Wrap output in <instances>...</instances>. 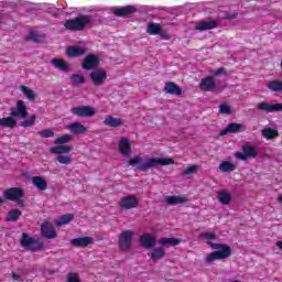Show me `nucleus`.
I'll list each match as a JSON object with an SVG mask.
<instances>
[{
	"instance_id": "f257e3e1",
	"label": "nucleus",
	"mask_w": 282,
	"mask_h": 282,
	"mask_svg": "<svg viewBox=\"0 0 282 282\" xmlns=\"http://www.w3.org/2000/svg\"><path fill=\"white\" fill-rule=\"evenodd\" d=\"M207 246H210V248L216 251L206 254V263H213V261H223L224 259H228L232 256V248L226 243L207 241Z\"/></svg>"
},
{
	"instance_id": "f03ea898",
	"label": "nucleus",
	"mask_w": 282,
	"mask_h": 282,
	"mask_svg": "<svg viewBox=\"0 0 282 282\" xmlns=\"http://www.w3.org/2000/svg\"><path fill=\"white\" fill-rule=\"evenodd\" d=\"M91 21H94L91 15L79 14L74 19L66 20L64 26L69 32H83L87 25H90Z\"/></svg>"
},
{
	"instance_id": "7ed1b4c3",
	"label": "nucleus",
	"mask_w": 282,
	"mask_h": 282,
	"mask_svg": "<svg viewBox=\"0 0 282 282\" xmlns=\"http://www.w3.org/2000/svg\"><path fill=\"white\" fill-rule=\"evenodd\" d=\"M175 164V160L171 158H149L147 162L138 164L135 171H150V169H158V166H169Z\"/></svg>"
},
{
	"instance_id": "20e7f679",
	"label": "nucleus",
	"mask_w": 282,
	"mask_h": 282,
	"mask_svg": "<svg viewBox=\"0 0 282 282\" xmlns=\"http://www.w3.org/2000/svg\"><path fill=\"white\" fill-rule=\"evenodd\" d=\"M20 245L29 252H39L44 248L43 241L30 237L26 232L22 234Z\"/></svg>"
},
{
	"instance_id": "39448f33",
	"label": "nucleus",
	"mask_w": 282,
	"mask_h": 282,
	"mask_svg": "<svg viewBox=\"0 0 282 282\" xmlns=\"http://www.w3.org/2000/svg\"><path fill=\"white\" fill-rule=\"evenodd\" d=\"M70 113L77 118H91L96 116V108L91 106H76L70 108Z\"/></svg>"
},
{
	"instance_id": "423d86ee",
	"label": "nucleus",
	"mask_w": 282,
	"mask_h": 282,
	"mask_svg": "<svg viewBox=\"0 0 282 282\" xmlns=\"http://www.w3.org/2000/svg\"><path fill=\"white\" fill-rule=\"evenodd\" d=\"M133 243V231L131 230H123L119 235V248L123 252H127L131 248Z\"/></svg>"
},
{
	"instance_id": "0eeeda50",
	"label": "nucleus",
	"mask_w": 282,
	"mask_h": 282,
	"mask_svg": "<svg viewBox=\"0 0 282 282\" xmlns=\"http://www.w3.org/2000/svg\"><path fill=\"white\" fill-rule=\"evenodd\" d=\"M10 116L12 118H19L20 120H25L28 118V106L25 105V101L18 100L15 104V108H11Z\"/></svg>"
},
{
	"instance_id": "6e6552de",
	"label": "nucleus",
	"mask_w": 282,
	"mask_h": 282,
	"mask_svg": "<svg viewBox=\"0 0 282 282\" xmlns=\"http://www.w3.org/2000/svg\"><path fill=\"white\" fill-rule=\"evenodd\" d=\"M119 206L123 210H131L132 208H138V206H140V200L138 199V196H135V195L123 196L119 200Z\"/></svg>"
},
{
	"instance_id": "1a4fd4ad",
	"label": "nucleus",
	"mask_w": 282,
	"mask_h": 282,
	"mask_svg": "<svg viewBox=\"0 0 282 282\" xmlns=\"http://www.w3.org/2000/svg\"><path fill=\"white\" fill-rule=\"evenodd\" d=\"M3 197L8 202H14L15 199H23L25 197V191L21 187H10L3 192Z\"/></svg>"
},
{
	"instance_id": "9d476101",
	"label": "nucleus",
	"mask_w": 282,
	"mask_h": 282,
	"mask_svg": "<svg viewBox=\"0 0 282 282\" xmlns=\"http://www.w3.org/2000/svg\"><path fill=\"white\" fill-rule=\"evenodd\" d=\"M89 78L95 87H100L107 80V70L105 68H98L89 74Z\"/></svg>"
},
{
	"instance_id": "9b49d317",
	"label": "nucleus",
	"mask_w": 282,
	"mask_h": 282,
	"mask_svg": "<svg viewBox=\"0 0 282 282\" xmlns=\"http://www.w3.org/2000/svg\"><path fill=\"white\" fill-rule=\"evenodd\" d=\"M41 234L44 239H56V237H58V234H56V228H54V225L50 221L42 223Z\"/></svg>"
},
{
	"instance_id": "f8f14e48",
	"label": "nucleus",
	"mask_w": 282,
	"mask_h": 282,
	"mask_svg": "<svg viewBox=\"0 0 282 282\" xmlns=\"http://www.w3.org/2000/svg\"><path fill=\"white\" fill-rule=\"evenodd\" d=\"M100 65V57L98 55L88 54L83 61L82 67L87 72L98 67Z\"/></svg>"
},
{
	"instance_id": "ddd939ff",
	"label": "nucleus",
	"mask_w": 282,
	"mask_h": 282,
	"mask_svg": "<svg viewBox=\"0 0 282 282\" xmlns=\"http://www.w3.org/2000/svg\"><path fill=\"white\" fill-rule=\"evenodd\" d=\"M135 12H138V8H135V6H126L112 9V14H115V17H120L123 19L131 17V14H135Z\"/></svg>"
},
{
	"instance_id": "4468645a",
	"label": "nucleus",
	"mask_w": 282,
	"mask_h": 282,
	"mask_svg": "<svg viewBox=\"0 0 282 282\" xmlns=\"http://www.w3.org/2000/svg\"><path fill=\"white\" fill-rule=\"evenodd\" d=\"M257 109L259 111H264V113H274L276 111H282V104H268L262 101L258 104Z\"/></svg>"
},
{
	"instance_id": "2eb2a0df",
	"label": "nucleus",
	"mask_w": 282,
	"mask_h": 282,
	"mask_svg": "<svg viewBox=\"0 0 282 282\" xmlns=\"http://www.w3.org/2000/svg\"><path fill=\"white\" fill-rule=\"evenodd\" d=\"M217 84L215 83V77L208 76L200 79L199 89L202 91H215Z\"/></svg>"
},
{
	"instance_id": "dca6fc26",
	"label": "nucleus",
	"mask_w": 282,
	"mask_h": 282,
	"mask_svg": "<svg viewBox=\"0 0 282 282\" xmlns=\"http://www.w3.org/2000/svg\"><path fill=\"white\" fill-rule=\"evenodd\" d=\"M216 28H219V22L217 20L200 21L195 26V30L198 32H206L208 30H216Z\"/></svg>"
},
{
	"instance_id": "f3484780",
	"label": "nucleus",
	"mask_w": 282,
	"mask_h": 282,
	"mask_svg": "<svg viewBox=\"0 0 282 282\" xmlns=\"http://www.w3.org/2000/svg\"><path fill=\"white\" fill-rule=\"evenodd\" d=\"M70 243L74 248H87V246H91V243H94V238L89 236L74 238L70 239Z\"/></svg>"
},
{
	"instance_id": "a211bd4d",
	"label": "nucleus",
	"mask_w": 282,
	"mask_h": 282,
	"mask_svg": "<svg viewBox=\"0 0 282 282\" xmlns=\"http://www.w3.org/2000/svg\"><path fill=\"white\" fill-rule=\"evenodd\" d=\"M217 199L224 206H228V204H230V202H232V194H230V191H228L226 188L220 189L217 193Z\"/></svg>"
},
{
	"instance_id": "6ab92c4d",
	"label": "nucleus",
	"mask_w": 282,
	"mask_h": 282,
	"mask_svg": "<svg viewBox=\"0 0 282 282\" xmlns=\"http://www.w3.org/2000/svg\"><path fill=\"white\" fill-rule=\"evenodd\" d=\"M72 151H74V147L67 144H59L50 149V153L55 155H65V153H72Z\"/></svg>"
},
{
	"instance_id": "aec40b11",
	"label": "nucleus",
	"mask_w": 282,
	"mask_h": 282,
	"mask_svg": "<svg viewBox=\"0 0 282 282\" xmlns=\"http://www.w3.org/2000/svg\"><path fill=\"white\" fill-rule=\"evenodd\" d=\"M119 152L123 158H129V155H131V144L129 143V139L121 138L119 141Z\"/></svg>"
},
{
	"instance_id": "412c9836",
	"label": "nucleus",
	"mask_w": 282,
	"mask_h": 282,
	"mask_svg": "<svg viewBox=\"0 0 282 282\" xmlns=\"http://www.w3.org/2000/svg\"><path fill=\"white\" fill-rule=\"evenodd\" d=\"M164 89L166 94H170L171 96H182V88L173 82L165 83Z\"/></svg>"
},
{
	"instance_id": "4be33fe9",
	"label": "nucleus",
	"mask_w": 282,
	"mask_h": 282,
	"mask_svg": "<svg viewBox=\"0 0 282 282\" xmlns=\"http://www.w3.org/2000/svg\"><path fill=\"white\" fill-rule=\"evenodd\" d=\"M241 127H243L241 123L231 122L226 127V129L219 132V135L224 137L228 135V133H239V131H241Z\"/></svg>"
},
{
	"instance_id": "5701e85b",
	"label": "nucleus",
	"mask_w": 282,
	"mask_h": 282,
	"mask_svg": "<svg viewBox=\"0 0 282 282\" xmlns=\"http://www.w3.org/2000/svg\"><path fill=\"white\" fill-rule=\"evenodd\" d=\"M85 54V48L80 46H69L66 50V55L68 58H76L78 56H84Z\"/></svg>"
},
{
	"instance_id": "b1692460",
	"label": "nucleus",
	"mask_w": 282,
	"mask_h": 282,
	"mask_svg": "<svg viewBox=\"0 0 282 282\" xmlns=\"http://www.w3.org/2000/svg\"><path fill=\"white\" fill-rule=\"evenodd\" d=\"M140 243L145 248V250H150V248H153L155 246V237L151 235H143L140 237Z\"/></svg>"
},
{
	"instance_id": "393cba45",
	"label": "nucleus",
	"mask_w": 282,
	"mask_h": 282,
	"mask_svg": "<svg viewBox=\"0 0 282 282\" xmlns=\"http://www.w3.org/2000/svg\"><path fill=\"white\" fill-rule=\"evenodd\" d=\"M188 202V196L183 195V196H169L166 198V204L169 206H177L180 204H186Z\"/></svg>"
},
{
	"instance_id": "a878e982",
	"label": "nucleus",
	"mask_w": 282,
	"mask_h": 282,
	"mask_svg": "<svg viewBox=\"0 0 282 282\" xmlns=\"http://www.w3.org/2000/svg\"><path fill=\"white\" fill-rule=\"evenodd\" d=\"M22 215H23V212H21L20 209L13 208L7 213L4 220L17 223V221H19V219H21Z\"/></svg>"
},
{
	"instance_id": "bb28decb",
	"label": "nucleus",
	"mask_w": 282,
	"mask_h": 282,
	"mask_svg": "<svg viewBox=\"0 0 282 282\" xmlns=\"http://www.w3.org/2000/svg\"><path fill=\"white\" fill-rule=\"evenodd\" d=\"M51 65H54L59 72H69V65L63 58H53L51 59Z\"/></svg>"
},
{
	"instance_id": "cd10ccee",
	"label": "nucleus",
	"mask_w": 282,
	"mask_h": 282,
	"mask_svg": "<svg viewBox=\"0 0 282 282\" xmlns=\"http://www.w3.org/2000/svg\"><path fill=\"white\" fill-rule=\"evenodd\" d=\"M164 254H166V250H164V247H158L154 248L152 252L148 256L152 261H160L161 259H164Z\"/></svg>"
},
{
	"instance_id": "c85d7f7f",
	"label": "nucleus",
	"mask_w": 282,
	"mask_h": 282,
	"mask_svg": "<svg viewBox=\"0 0 282 282\" xmlns=\"http://www.w3.org/2000/svg\"><path fill=\"white\" fill-rule=\"evenodd\" d=\"M69 131L75 133V135H80L82 133H87V127L80 122H73L68 126Z\"/></svg>"
},
{
	"instance_id": "c756f323",
	"label": "nucleus",
	"mask_w": 282,
	"mask_h": 282,
	"mask_svg": "<svg viewBox=\"0 0 282 282\" xmlns=\"http://www.w3.org/2000/svg\"><path fill=\"white\" fill-rule=\"evenodd\" d=\"M104 124L106 127H112L115 129L118 127H122V118H116V117L108 116L105 118Z\"/></svg>"
},
{
	"instance_id": "7c9ffc66",
	"label": "nucleus",
	"mask_w": 282,
	"mask_h": 282,
	"mask_svg": "<svg viewBox=\"0 0 282 282\" xmlns=\"http://www.w3.org/2000/svg\"><path fill=\"white\" fill-rule=\"evenodd\" d=\"M32 182L37 191H47V181L43 176H33Z\"/></svg>"
},
{
	"instance_id": "2f4dec72",
	"label": "nucleus",
	"mask_w": 282,
	"mask_h": 282,
	"mask_svg": "<svg viewBox=\"0 0 282 282\" xmlns=\"http://www.w3.org/2000/svg\"><path fill=\"white\" fill-rule=\"evenodd\" d=\"M17 117L9 116L7 118L0 119V127H6L7 129H15L17 127Z\"/></svg>"
},
{
	"instance_id": "473e14b6",
	"label": "nucleus",
	"mask_w": 282,
	"mask_h": 282,
	"mask_svg": "<svg viewBox=\"0 0 282 282\" xmlns=\"http://www.w3.org/2000/svg\"><path fill=\"white\" fill-rule=\"evenodd\" d=\"M261 134L265 138V140H274L275 138H279V130L264 128L261 130Z\"/></svg>"
},
{
	"instance_id": "72a5a7b5",
	"label": "nucleus",
	"mask_w": 282,
	"mask_h": 282,
	"mask_svg": "<svg viewBox=\"0 0 282 282\" xmlns=\"http://www.w3.org/2000/svg\"><path fill=\"white\" fill-rule=\"evenodd\" d=\"M160 32H162V25L154 22L148 24L147 33L150 34V36H158Z\"/></svg>"
},
{
	"instance_id": "f704fd0d",
	"label": "nucleus",
	"mask_w": 282,
	"mask_h": 282,
	"mask_svg": "<svg viewBox=\"0 0 282 282\" xmlns=\"http://www.w3.org/2000/svg\"><path fill=\"white\" fill-rule=\"evenodd\" d=\"M219 170L223 171V173H232V171H237V165L230 161H224L219 164Z\"/></svg>"
},
{
	"instance_id": "c9c22d12",
	"label": "nucleus",
	"mask_w": 282,
	"mask_h": 282,
	"mask_svg": "<svg viewBox=\"0 0 282 282\" xmlns=\"http://www.w3.org/2000/svg\"><path fill=\"white\" fill-rule=\"evenodd\" d=\"M158 243H160V246H180L182 243V240H180L178 238H161Z\"/></svg>"
},
{
	"instance_id": "e433bc0d",
	"label": "nucleus",
	"mask_w": 282,
	"mask_h": 282,
	"mask_svg": "<svg viewBox=\"0 0 282 282\" xmlns=\"http://www.w3.org/2000/svg\"><path fill=\"white\" fill-rule=\"evenodd\" d=\"M74 219V214H65L59 217V219L55 220V225L57 226H67L69 221Z\"/></svg>"
},
{
	"instance_id": "4c0bfd02",
	"label": "nucleus",
	"mask_w": 282,
	"mask_h": 282,
	"mask_svg": "<svg viewBox=\"0 0 282 282\" xmlns=\"http://www.w3.org/2000/svg\"><path fill=\"white\" fill-rule=\"evenodd\" d=\"M242 151L248 158H257V149L250 145V143L243 144Z\"/></svg>"
},
{
	"instance_id": "58836bf2",
	"label": "nucleus",
	"mask_w": 282,
	"mask_h": 282,
	"mask_svg": "<svg viewBox=\"0 0 282 282\" xmlns=\"http://www.w3.org/2000/svg\"><path fill=\"white\" fill-rule=\"evenodd\" d=\"M25 41H33V43H43V41H45V35H39L34 31H31L25 37Z\"/></svg>"
},
{
	"instance_id": "ea45409f",
	"label": "nucleus",
	"mask_w": 282,
	"mask_h": 282,
	"mask_svg": "<svg viewBox=\"0 0 282 282\" xmlns=\"http://www.w3.org/2000/svg\"><path fill=\"white\" fill-rule=\"evenodd\" d=\"M267 87L270 89V91L282 93V80L269 82Z\"/></svg>"
},
{
	"instance_id": "a19ab883",
	"label": "nucleus",
	"mask_w": 282,
	"mask_h": 282,
	"mask_svg": "<svg viewBox=\"0 0 282 282\" xmlns=\"http://www.w3.org/2000/svg\"><path fill=\"white\" fill-rule=\"evenodd\" d=\"M20 90L24 94V96L28 98V100H35L36 99V94L30 87L21 86Z\"/></svg>"
},
{
	"instance_id": "79ce46f5",
	"label": "nucleus",
	"mask_w": 282,
	"mask_h": 282,
	"mask_svg": "<svg viewBox=\"0 0 282 282\" xmlns=\"http://www.w3.org/2000/svg\"><path fill=\"white\" fill-rule=\"evenodd\" d=\"M74 140V135L72 134H63L62 137H58L55 139V144H67L68 142H72Z\"/></svg>"
},
{
	"instance_id": "37998d69",
	"label": "nucleus",
	"mask_w": 282,
	"mask_h": 282,
	"mask_svg": "<svg viewBox=\"0 0 282 282\" xmlns=\"http://www.w3.org/2000/svg\"><path fill=\"white\" fill-rule=\"evenodd\" d=\"M34 122H36V115H31L29 119L21 121L20 127L28 129V127H34Z\"/></svg>"
},
{
	"instance_id": "c03bdc74",
	"label": "nucleus",
	"mask_w": 282,
	"mask_h": 282,
	"mask_svg": "<svg viewBox=\"0 0 282 282\" xmlns=\"http://www.w3.org/2000/svg\"><path fill=\"white\" fill-rule=\"evenodd\" d=\"M70 83L73 85H83L85 83V76L83 74H73L70 76Z\"/></svg>"
},
{
	"instance_id": "a18cd8bd",
	"label": "nucleus",
	"mask_w": 282,
	"mask_h": 282,
	"mask_svg": "<svg viewBox=\"0 0 282 282\" xmlns=\"http://www.w3.org/2000/svg\"><path fill=\"white\" fill-rule=\"evenodd\" d=\"M55 160L59 164H65V165L72 164V156L70 155L58 154Z\"/></svg>"
},
{
	"instance_id": "49530a36",
	"label": "nucleus",
	"mask_w": 282,
	"mask_h": 282,
	"mask_svg": "<svg viewBox=\"0 0 282 282\" xmlns=\"http://www.w3.org/2000/svg\"><path fill=\"white\" fill-rule=\"evenodd\" d=\"M66 282H80V275L76 272H68L66 275Z\"/></svg>"
},
{
	"instance_id": "de8ad7c7",
	"label": "nucleus",
	"mask_w": 282,
	"mask_h": 282,
	"mask_svg": "<svg viewBox=\"0 0 282 282\" xmlns=\"http://www.w3.org/2000/svg\"><path fill=\"white\" fill-rule=\"evenodd\" d=\"M219 112L220 113H226L227 116H230V113H232V107H230L227 104H221L219 106Z\"/></svg>"
},
{
	"instance_id": "09e8293b",
	"label": "nucleus",
	"mask_w": 282,
	"mask_h": 282,
	"mask_svg": "<svg viewBox=\"0 0 282 282\" xmlns=\"http://www.w3.org/2000/svg\"><path fill=\"white\" fill-rule=\"evenodd\" d=\"M37 134L41 138H54V131H52L50 129L41 130L40 132H37Z\"/></svg>"
},
{
	"instance_id": "8fccbe9b",
	"label": "nucleus",
	"mask_w": 282,
	"mask_h": 282,
	"mask_svg": "<svg viewBox=\"0 0 282 282\" xmlns=\"http://www.w3.org/2000/svg\"><path fill=\"white\" fill-rule=\"evenodd\" d=\"M159 36L163 41H171V34H169V31L164 30L162 26H161V32L159 33Z\"/></svg>"
},
{
	"instance_id": "3c124183",
	"label": "nucleus",
	"mask_w": 282,
	"mask_h": 282,
	"mask_svg": "<svg viewBox=\"0 0 282 282\" xmlns=\"http://www.w3.org/2000/svg\"><path fill=\"white\" fill-rule=\"evenodd\" d=\"M140 162H142V156L137 155V156L130 159L128 164H129V166H135V164H140Z\"/></svg>"
},
{
	"instance_id": "603ef678",
	"label": "nucleus",
	"mask_w": 282,
	"mask_h": 282,
	"mask_svg": "<svg viewBox=\"0 0 282 282\" xmlns=\"http://www.w3.org/2000/svg\"><path fill=\"white\" fill-rule=\"evenodd\" d=\"M196 171H197V165H191L183 171V175H193V173Z\"/></svg>"
},
{
	"instance_id": "864d4df0",
	"label": "nucleus",
	"mask_w": 282,
	"mask_h": 282,
	"mask_svg": "<svg viewBox=\"0 0 282 282\" xmlns=\"http://www.w3.org/2000/svg\"><path fill=\"white\" fill-rule=\"evenodd\" d=\"M235 158H237L238 160H242V162H246V160H248L246 152H236Z\"/></svg>"
},
{
	"instance_id": "5fc2aeb1",
	"label": "nucleus",
	"mask_w": 282,
	"mask_h": 282,
	"mask_svg": "<svg viewBox=\"0 0 282 282\" xmlns=\"http://www.w3.org/2000/svg\"><path fill=\"white\" fill-rule=\"evenodd\" d=\"M203 237L205 238V239H208V240H215V239H217V235H215V232H204L203 234Z\"/></svg>"
},
{
	"instance_id": "6e6d98bb",
	"label": "nucleus",
	"mask_w": 282,
	"mask_h": 282,
	"mask_svg": "<svg viewBox=\"0 0 282 282\" xmlns=\"http://www.w3.org/2000/svg\"><path fill=\"white\" fill-rule=\"evenodd\" d=\"M239 13H225V19L232 21V19H236Z\"/></svg>"
},
{
	"instance_id": "4d7b16f0",
	"label": "nucleus",
	"mask_w": 282,
	"mask_h": 282,
	"mask_svg": "<svg viewBox=\"0 0 282 282\" xmlns=\"http://www.w3.org/2000/svg\"><path fill=\"white\" fill-rule=\"evenodd\" d=\"M214 76H220V74H226V68H218L213 72Z\"/></svg>"
},
{
	"instance_id": "13d9d810",
	"label": "nucleus",
	"mask_w": 282,
	"mask_h": 282,
	"mask_svg": "<svg viewBox=\"0 0 282 282\" xmlns=\"http://www.w3.org/2000/svg\"><path fill=\"white\" fill-rule=\"evenodd\" d=\"M13 202H15L18 204V206H23V198H18Z\"/></svg>"
},
{
	"instance_id": "bf43d9fd",
	"label": "nucleus",
	"mask_w": 282,
	"mask_h": 282,
	"mask_svg": "<svg viewBox=\"0 0 282 282\" xmlns=\"http://www.w3.org/2000/svg\"><path fill=\"white\" fill-rule=\"evenodd\" d=\"M12 279H13V281H19V279H21V275L17 274V273H12Z\"/></svg>"
},
{
	"instance_id": "052dcab7",
	"label": "nucleus",
	"mask_w": 282,
	"mask_h": 282,
	"mask_svg": "<svg viewBox=\"0 0 282 282\" xmlns=\"http://www.w3.org/2000/svg\"><path fill=\"white\" fill-rule=\"evenodd\" d=\"M3 19H6V14L0 11V25L3 23Z\"/></svg>"
},
{
	"instance_id": "680f3d73",
	"label": "nucleus",
	"mask_w": 282,
	"mask_h": 282,
	"mask_svg": "<svg viewBox=\"0 0 282 282\" xmlns=\"http://www.w3.org/2000/svg\"><path fill=\"white\" fill-rule=\"evenodd\" d=\"M275 246H278V248H280V250H282V241L275 242Z\"/></svg>"
},
{
	"instance_id": "e2e57ef3",
	"label": "nucleus",
	"mask_w": 282,
	"mask_h": 282,
	"mask_svg": "<svg viewBox=\"0 0 282 282\" xmlns=\"http://www.w3.org/2000/svg\"><path fill=\"white\" fill-rule=\"evenodd\" d=\"M278 202L282 203V194L278 196Z\"/></svg>"
},
{
	"instance_id": "0e129e2a",
	"label": "nucleus",
	"mask_w": 282,
	"mask_h": 282,
	"mask_svg": "<svg viewBox=\"0 0 282 282\" xmlns=\"http://www.w3.org/2000/svg\"><path fill=\"white\" fill-rule=\"evenodd\" d=\"M6 202V199L0 197V204H3Z\"/></svg>"
}]
</instances>
